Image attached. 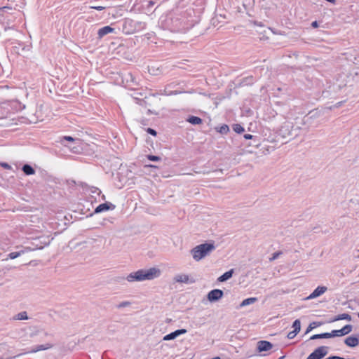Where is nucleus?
<instances>
[{"mask_svg": "<svg viewBox=\"0 0 359 359\" xmlns=\"http://www.w3.org/2000/svg\"><path fill=\"white\" fill-rule=\"evenodd\" d=\"M160 273V270L156 268H151L147 270L141 269L130 273L127 276V280L129 282L152 280L154 278L159 276Z\"/></svg>", "mask_w": 359, "mask_h": 359, "instance_id": "f257e3e1", "label": "nucleus"}, {"mask_svg": "<svg viewBox=\"0 0 359 359\" xmlns=\"http://www.w3.org/2000/svg\"><path fill=\"white\" fill-rule=\"evenodd\" d=\"M215 249V246L211 243H204L197 245L191 250L193 258L199 261L207 255H208L212 250Z\"/></svg>", "mask_w": 359, "mask_h": 359, "instance_id": "f03ea898", "label": "nucleus"}, {"mask_svg": "<svg viewBox=\"0 0 359 359\" xmlns=\"http://www.w3.org/2000/svg\"><path fill=\"white\" fill-rule=\"evenodd\" d=\"M327 354V346H320L311 353L306 359H321Z\"/></svg>", "mask_w": 359, "mask_h": 359, "instance_id": "7ed1b4c3", "label": "nucleus"}, {"mask_svg": "<svg viewBox=\"0 0 359 359\" xmlns=\"http://www.w3.org/2000/svg\"><path fill=\"white\" fill-rule=\"evenodd\" d=\"M223 296V292L221 290L219 289H215L211 290L208 294V299L210 302H214L219 300L221 299Z\"/></svg>", "mask_w": 359, "mask_h": 359, "instance_id": "20e7f679", "label": "nucleus"}, {"mask_svg": "<svg viewBox=\"0 0 359 359\" xmlns=\"http://www.w3.org/2000/svg\"><path fill=\"white\" fill-rule=\"evenodd\" d=\"M272 347V344L267 341H259L257 343V350L259 352L269 351Z\"/></svg>", "mask_w": 359, "mask_h": 359, "instance_id": "39448f33", "label": "nucleus"}, {"mask_svg": "<svg viewBox=\"0 0 359 359\" xmlns=\"http://www.w3.org/2000/svg\"><path fill=\"white\" fill-rule=\"evenodd\" d=\"M327 291V287L325 286H318L314 291L307 297L308 299L316 298Z\"/></svg>", "mask_w": 359, "mask_h": 359, "instance_id": "423d86ee", "label": "nucleus"}, {"mask_svg": "<svg viewBox=\"0 0 359 359\" xmlns=\"http://www.w3.org/2000/svg\"><path fill=\"white\" fill-rule=\"evenodd\" d=\"M186 332H187V330L185 329L177 330L173 332H171V333L165 335L163 337V340L168 341V340L173 339L176 338L177 336H179L182 334H184Z\"/></svg>", "mask_w": 359, "mask_h": 359, "instance_id": "0eeeda50", "label": "nucleus"}, {"mask_svg": "<svg viewBox=\"0 0 359 359\" xmlns=\"http://www.w3.org/2000/svg\"><path fill=\"white\" fill-rule=\"evenodd\" d=\"M345 344L350 347H355L359 344V339L353 336L348 337L345 339Z\"/></svg>", "mask_w": 359, "mask_h": 359, "instance_id": "6e6552de", "label": "nucleus"}, {"mask_svg": "<svg viewBox=\"0 0 359 359\" xmlns=\"http://www.w3.org/2000/svg\"><path fill=\"white\" fill-rule=\"evenodd\" d=\"M114 32V28L111 27L110 26H105L98 30V35L99 37H102L104 35H107L109 33H111Z\"/></svg>", "mask_w": 359, "mask_h": 359, "instance_id": "1a4fd4ad", "label": "nucleus"}, {"mask_svg": "<svg viewBox=\"0 0 359 359\" xmlns=\"http://www.w3.org/2000/svg\"><path fill=\"white\" fill-rule=\"evenodd\" d=\"M340 320H351V316L348 313H341L335 316L330 322H335Z\"/></svg>", "mask_w": 359, "mask_h": 359, "instance_id": "9d476101", "label": "nucleus"}, {"mask_svg": "<svg viewBox=\"0 0 359 359\" xmlns=\"http://www.w3.org/2000/svg\"><path fill=\"white\" fill-rule=\"evenodd\" d=\"M232 275H233V270L231 269L229 271L225 272L223 275L219 276L217 280L219 282H224V281L229 279L230 278H231Z\"/></svg>", "mask_w": 359, "mask_h": 359, "instance_id": "9b49d317", "label": "nucleus"}, {"mask_svg": "<svg viewBox=\"0 0 359 359\" xmlns=\"http://www.w3.org/2000/svg\"><path fill=\"white\" fill-rule=\"evenodd\" d=\"M109 210V205H108V203H102L100 205H99L96 208H95V212L96 213H98V212H104V211H107Z\"/></svg>", "mask_w": 359, "mask_h": 359, "instance_id": "f8f14e48", "label": "nucleus"}, {"mask_svg": "<svg viewBox=\"0 0 359 359\" xmlns=\"http://www.w3.org/2000/svg\"><path fill=\"white\" fill-rule=\"evenodd\" d=\"M175 280L178 283H187L189 281V276L185 274L177 275L175 277Z\"/></svg>", "mask_w": 359, "mask_h": 359, "instance_id": "ddd939ff", "label": "nucleus"}, {"mask_svg": "<svg viewBox=\"0 0 359 359\" xmlns=\"http://www.w3.org/2000/svg\"><path fill=\"white\" fill-rule=\"evenodd\" d=\"M187 121L194 125H199L202 123V119L198 116H190Z\"/></svg>", "mask_w": 359, "mask_h": 359, "instance_id": "4468645a", "label": "nucleus"}, {"mask_svg": "<svg viewBox=\"0 0 359 359\" xmlns=\"http://www.w3.org/2000/svg\"><path fill=\"white\" fill-rule=\"evenodd\" d=\"M22 170L27 175H33L34 173V170L29 165H23Z\"/></svg>", "mask_w": 359, "mask_h": 359, "instance_id": "2eb2a0df", "label": "nucleus"}, {"mask_svg": "<svg viewBox=\"0 0 359 359\" xmlns=\"http://www.w3.org/2000/svg\"><path fill=\"white\" fill-rule=\"evenodd\" d=\"M256 301H257V299L255 297H250V298L245 299L241 304V306H245L253 304Z\"/></svg>", "mask_w": 359, "mask_h": 359, "instance_id": "dca6fc26", "label": "nucleus"}, {"mask_svg": "<svg viewBox=\"0 0 359 359\" xmlns=\"http://www.w3.org/2000/svg\"><path fill=\"white\" fill-rule=\"evenodd\" d=\"M352 325H346L344 326L341 330L343 334V336L349 334L352 331Z\"/></svg>", "mask_w": 359, "mask_h": 359, "instance_id": "f3484780", "label": "nucleus"}, {"mask_svg": "<svg viewBox=\"0 0 359 359\" xmlns=\"http://www.w3.org/2000/svg\"><path fill=\"white\" fill-rule=\"evenodd\" d=\"M15 320H27L28 319L27 312L22 311L19 313L14 317Z\"/></svg>", "mask_w": 359, "mask_h": 359, "instance_id": "a211bd4d", "label": "nucleus"}, {"mask_svg": "<svg viewBox=\"0 0 359 359\" xmlns=\"http://www.w3.org/2000/svg\"><path fill=\"white\" fill-rule=\"evenodd\" d=\"M292 327L294 328V331L298 333L301 329V323L299 320H295L293 323Z\"/></svg>", "mask_w": 359, "mask_h": 359, "instance_id": "6ab92c4d", "label": "nucleus"}, {"mask_svg": "<svg viewBox=\"0 0 359 359\" xmlns=\"http://www.w3.org/2000/svg\"><path fill=\"white\" fill-rule=\"evenodd\" d=\"M233 130L237 133H242L244 132V128L240 124H234L233 126Z\"/></svg>", "mask_w": 359, "mask_h": 359, "instance_id": "aec40b11", "label": "nucleus"}, {"mask_svg": "<svg viewBox=\"0 0 359 359\" xmlns=\"http://www.w3.org/2000/svg\"><path fill=\"white\" fill-rule=\"evenodd\" d=\"M22 253H23V251H21V252H13L10 253L8 256H9V257L11 259H15V258L18 257Z\"/></svg>", "mask_w": 359, "mask_h": 359, "instance_id": "412c9836", "label": "nucleus"}, {"mask_svg": "<svg viewBox=\"0 0 359 359\" xmlns=\"http://www.w3.org/2000/svg\"><path fill=\"white\" fill-rule=\"evenodd\" d=\"M229 130V126L226 124L222 126L218 130L220 133H227Z\"/></svg>", "mask_w": 359, "mask_h": 359, "instance_id": "4be33fe9", "label": "nucleus"}, {"mask_svg": "<svg viewBox=\"0 0 359 359\" xmlns=\"http://www.w3.org/2000/svg\"><path fill=\"white\" fill-rule=\"evenodd\" d=\"M147 158L151 161H159L161 160V158L159 156L154 155H148Z\"/></svg>", "mask_w": 359, "mask_h": 359, "instance_id": "5701e85b", "label": "nucleus"}, {"mask_svg": "<svg viewBox=\"0 0 359 359\" xmlns=\"http://www.w3.org/2000/svg\"><path fill=\"white\" fill-rule=\"evenodd\" d=\"M332 337L343 336V334L341 332V329L340 330H332Z\"/></svg>", "mask_w": 359, "mask_h": 359, "instance_id": "b1692460", "label": "nucleus"}, {"mask_svg": "<svg viewBox=\"0 0 359 359\" xmlns=\"http://www.w3.org/2000/svg\"><path fill=\"white\" fill-rule=\"evenodd\" d=\"M147 132L148 133L151 134L153 136H156L157 135L156 131L155 130L152 129V128H148L147 129Z\"/></svg>", "mask_w": 359, "mask_h": 359, "instance_id": "393cba45", "label": "nucleus"}, {"mask_svg": "<svg viewBox=\"0 0 359 359\" xmlns=\"http://www.w3.org/2000/svg\"><path fill=\"white\" fill-rule=\"evenodd\" d=\"M330 337H332V332H325V333L322 334V339L330 338Z\"/></svg>", "mask_w": 359, "mask_h": 359, "instance_id": "a878e982", "label": "nucleus"}, {"mask_svg": "<svg viewBox=\"0 0 359 359\" xmlns=\"http://www.w3.org/2000/svg\"><path fill=\"white\" fill-rule=\"evenodd\" d=\"M281 254V252H275L273 253L271 258H270V261H273L278 257V256Z\"/></svg>", "mask_w": 359, "mask_h": 359, "instance_id": "bb28decb", "label": "nucleus"}, {"mask_svg": "<svg viewBox=\"0 0 359 359\" xmlns=\"http://www.w3.org/2000/svg\"><path fill=\"white\" fill-rule=\"evenodd\" d=\"M297 334V333L296 332H294V331L290 332L288 333L287 337L289 339H292L293 337H294L296 336Z\"/></svg>", "mask_w": 359, "mask_h": 359, "instance_id": "cd10ccee", "label": "nucleus"}, {"mask_svg": "<svg viewBox=\"0 0 359 359\" xmlns=\"http://www.w3.org/2000/svg\"><path fill=\"white\" fill-rule=\"evenodd\" d=\"M90 8L95 9V10H97V11H102V10L105 9V7L104 6H90Z\"/></svg>", "mask_w": 359, "mask_h": 359, "instance_id": "c85d7f7f", "label": "nucleus"}, {"mask_svg": "<svg viewBox=\"0 0 359 359\" xmlns=\"http://www.w3.org/2000/svg\"><path fill=\"white\" fill-rule=\"evenodd\" d=\"M311 339H322V334H314L310 338Z\"/></svg>", "mask_w": 359, "mask_h": 359, "instance_id": "c756f323", "label": "nucleus"}, {"mask_svg": "<svg viewBox=\"0 0 359 359\" xmlns=\"http://www.w3.org/2000/svg\"><path fill=\"white\" fill-rule=\"evenodd\" d=\"M130 305V302H121L119 305H118V307L121 308V307H125L126 306H128Z\"/></svg>", "mask_w": 359, "mask_h": 359, "instance_id": "7c9ffc66", "label": "nucleus"}, {"mask_svg": "<svg viewBox=\"0 0 359 359\" xmlns=\"http://www.w3.org/2000/svg\"><path fill=\"white\" fill-rule=\"evenodd\" d=\"M51 347V346H43V345H41L38 348H37V351H40V350H46L48 348Z\"/></svg>", "mask_w": 359, "mask_h": 359, "instance_id": "2f4dec72", "label": "nucleus"}, {"mask_svg": "<svg viewBox=\"0 0 359 359\" xmlns=\"http://www.w3.org/2000/svg\"><path fill=\"white\" fill-rule=\"evenodd\" d=\"M63 138L65 140L69 141V142H73L74 140V138L72 137H71V136H65Z\"/></svg>", "mask_w": 359, "mask_h": 359, "instance_id": "473e14b6", "label": "nucleus"}, {"mask_svg": "<svg viewBox=\"0 0 359 359\" xmlns=\"http://www.w3.org/2000/svg\"><path fill=\"white\" fill-rule=\"evenodd\" d=\"M244 138L246 140H251L252 138V135L250 134L244 135Z\"/></svg>", "mask_w": 359, "mask_h": 359, "instance_id": "72a5a7b5", "label": "nucleus"}, {"mask_svg": "<svg viewBox=\"0 0 359 359\" xmlns=\"http://www.w3.org/2000/svg\"><path fill=\"white\" fill-rule=\"evenodd\" d=\"M327 359H345V358H341L339 356H331V357L327 358Z\"/></svg>", "mask_w": 359, "mask_h": 359, "instance_id": "f704fd0d", "label": "nucleus"}, {"mask_svg": "<svg viewBox=\"0 0 359 359\" xmlns=\"http://www.w3.org/2000/svg\"><path fill=\"white\" fill-rule=\"evenodd\" d=\"M311 26L314 28H317L318 27V24L317 21H314L312 22Z\"/></svg>", "mask_w": 359, "mask_h": 359, "instance_id": "c9c22d12", "label": "nucleus"}, {"mask_svg": "<svg viewBox=\"0 0 359 359\" xmlns=\"http://www.w3.org/2000/svg\"><path fill=\"white\" fill-rule=\"evenodd\" d=\"M327 1H329V2H331L332 4L335 3V0H327Z\"/></svg>", "mask_w": 359, "mask_h": 359, "instance_id": "e433bc0d", "label": "nucleus"}, {"mask_svg": "<svg viewBox=\"0 0 359 359\" xmlns=\"http://www.w3.org/2000/svg\"><path fill=\"white\" fill-rule=\"evenodd\" d=\"M149 166L151 167V168H156V166H155L154 165H149Z\"/></svg>", "mask_w": 359, "mask_h": 359, "instance_id": "4c0bfd02", "label": "nucleus"}, {"mask_svg": "<svg viewBox=\"0 0 359 359\" xmlns=\"http://www.w3.org/2000/svg\"><path fill=\"white\" fill-rule=\"evenodd\" d=\"M358 318H359V313L358 314Z\"/></svg>", "mask_w": 359, "mask_h": 359, "instance_id": "58836bf2", "label": "nucleus"}]
</instances>
